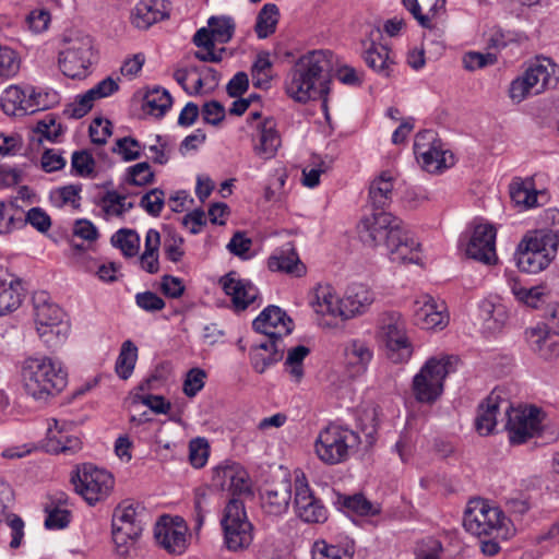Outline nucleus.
Wrapping results in <instances>:
<instances>
[{
  "label": "nucleus",
  "mask_w": 559,
  "mask_h": 559,
  "mask_svg": "<svg viewBox=\"0 0 559 559\" xmlns=\"http://www.w3.org/2000/svg\"><path fill=\"white\" fill-rule=\"evenodd\" d=\"M207 25L212 31L215 41L227 44L234 36L236 24L230 16H211Z\"/></svg>",
  "instance_id": "obj_45"
},
{
  "label": "nucleus",
  "mask_w": 559,
  "mask_h": 559,
  "mask_svg": "<svg viewBox=\"0 0 559 559\" xmlns=\"http://www.w3.org/2000/svg\"><path fill=\"white\" fill-rule=\"evenodd\" d=\"M373 300V293L366 285H350L343 298L345 319H350L357 314L364 313Z\"/></svg>",
  "instance_id": "obj_24"
},
{
  "label": "nucleus",
  "mask_w": 559,
  "mask_h": 559,
  "mask_svg": "<svg viewBox=\"0 0 559 559\" xmlns=\"http://www.w3.org/2000/svg\"><path fill=\"white\" fill-rule=\"evenodd\" d=\"M33 132L38 134V142H41L43 139L56 142L62 134V127L60 123H57L56 117L49 114L36 122Z\"/></svg>",
  "instance_id": "obj_47"
},
{
  "label": "nucleus",
  "mask_w": 559,
  "mask_h": 559,
  "mask_svg": "<svg viewBox=\"0 0 559 559\" xmlns=\"http://www.w3.org/2000/svg\"><path fill=\"white\" fill-rule=\"evenodd\" d=\"M75 491L90 504L106 500L115 485L112 475L93 464H83L71 477Z\"/></svg>",
  "instance_id": "obj_8"
},
{
  "label": "nucleus",
  "mask_w": 559,
  "mask_h": 559,
  "mask_svg": "<svg viewBox=\"0 0 559 559\" xmlns=\"http://www.w3.org/2000/svg\"><path fill=\"white\" fill-rule=\"evenodd\" d=\"M211 489L199 487L194 490V513L193 521L195 530H200L204 523L205 515L210 512Z\"/></svg>",
  "instance_id": "obj_49"
},
{
  "label": "nucleus",
  "mask_w": 559,
  "mask_h": 559,
  "mask_svg": "<svg viewBox=\"0 0 559 559\" xmlns=\"http://www.w3.org/2000/svg\"><path fill=\"white\" fill-rule=\"evenodd\" d=\"M510 197L515 204L523 205L526 209L537 203V191L533 188L531 181L514 180L510 185Z\"/></svg>",
  "instance_id": "obj_43"
},
{
  "label": "nucleus",
  "mask_w": 559,
  "mask_h": 559,
  "mask_svg": "<svg viewBox=\"0 0 559 559\" xmlns=\"http://www.w3.org/2000/svg\"><path fill=\"white\" fill-rule=\"evenodd\" d=\"M67 47L64 52L74 55L76 57H84L92 60L93 57V40L92 37L81 31L70 32L63 39Z\"/></svg>",
  "instance_id": "obj_35"
},
{
  "label": "nucleus",
  "mask_w": 559,
  "mask_h": 559,
  "mask_svg": "<svg viewBox=\"0 0 559 559\" xmlns=\"http://www.w3.org/2000/svg\"><path fill=\"white\" fill-rule=\"evenodd\" d=\"M359 443L360 437L355 431L330 425L319 433L314 450L320 461L328 465H336L346 462Z\"/></svg>",
  "instance_id": "obj_5"
},
{
  "label": "nucleus",
  "mask_w": 559,
  "mask_h": 559,
  "mask_svg": "<svg viewBox=\"0 0 559 559\" xmlns=\"http://www.w3.org/2000/svg\"><path fill=\"white\" fill-rule=\"evenodd\" d=\"M317 300V312L340 317L342 320H346L343 309V298L340 299L329 287L321 288L318 292Z\"/></svg>",
  "instance_id": "obj_41"
},
{
  "label": "nucleus",
  "mask_w": 559,
  "mask_h": 559,
  "mask_svg": "<svg viewBox=\"0 0 559 559\" xmlns=\"http://www.w3.org/2000/svg\"><path fill=\"white\" fill-rule=\"evenodd\" d=\"M253 141L254 153L263 159L274 157L281 145L280 134L271 121L261 124Z\"/></svg>",
  "instance_id": "obj_27"
},
{
  "label": "nucleus",
  "mask_w": 559,
  "mask_h": 559,
  "mask_svg": "<svg viewBox=\"0 0 559 559\" xmlns=\"http://www.w3.org/2000/svg\"><path fill=\"white\" fill-rule=\"evenodd\" d=\"M95 99L92 96H88V91L82 95H79L75 100L69 104L63 114L68 118L80 119L84 117L92 108Z\"/></svg>",
  "instance_id": "obj_57"
},
{
  "label": "nucleus",
  "mask_w": 559,
  "mask_h": 559,
  "mask_svg": "<svg viewBox=\"0 0 559 559\" xmlns=\"http://www.w3.org/2000/svg\"><path fill=\"white\" fill-rule=\"evenodd\" d=\"M380 37V28L376 27L371 29L369 34V45L367 46V40L362 41V45L366 47L362 58L370 69L384 78H389L394 61L390 56V49L377 43V39Z\"/></svg>",
  "instance_id": "obj_21"
},
{
  "label": "nucleus",
  "mask_w": 559,
  "mask_h": 559,
  "mask_svg": "<svg viewBox=\"0 0 559 559\" xmlns=\"http://www.w3.org/2000/svg\"><path fill=\"white\" fill-rule=\"evenodd\" d=\"M22 384L25 393L36 401L47 402L68 383V373L60 362L49 357H28L23 361Z\"/></svg>",
  "instance_id": "obj_3"
},
{
  "label": "nucleus",
  "mask_w": 559,
  "mask_h": 559,
  "mask_svg": "<svg viewBox=\"0 0 559 559\" xmlns=\"http://www.w3.org/2000/svg\"><path fill=\"white\" fill-rule=\"evenodd\" d=\"M557 66L549 58H537L523 73L527 82L534 88V94H539L547 88L555 87L558 83Z\"/></svg>",
  "instance_id": "obj_22"
},
{
  "label": "nucleus",
  "mask_w": 559,
  "mask_h": 559,
  "mask_svg": "<svg viewBox=\"0 0 559 559\" xmlns=\"http://www.w3.org/2000/svg\"><path fill=\"white\" fill-rule=\"evenodd\" d=\"M23 227L32 225L39 233H46L51 226L50 216L41 207H32L25 215L22 214Z\"/></svg>",
  "instance_id": "obj_60"
},
{
  "label": "nucleus",
  "mask_w": 559,
  "mask_h": 559,
  "mask_svg": "<svg viewBox=\"0 0 559 559\" xmlns=\"http://www.w3.org/2000/svg\"><path fill=\"white\" fill-rule=\"evenodd\" d=\"M71 166L78 176L90 177L94 173L95 160L88 152L75 151L72 154Z\"/></svg>",
  "instance_id": "obj_61"
},
{
  "label": "nucleus",
  "mask_w": 559,
  "mask_h": 559,
  "mask_svg": "<svg viewBox=\"0 0 559 559\" xmlns=\"http://www.w3.org/2000/svg\"><path fill=\"white\" fill-rule=\"evenodd\" d=\"M361 240L372 247L384 245L392 262L420 263V243L403 222L384 211L366 216L359 224Z\"/></svg>",
  "instance_id": "obj_1"
},
{
  "label": "nucleus",
  "mask_w": 559,
  "mask_h": 559,
  "mask_svg": "<svg viewBox=\"0 0 559 559\" xmlns=\"http://www.w3.org/2000/svg\"><path fill=\"white\" fill-rule=\"evenodd\" d=\"M36 330L39 337L48 347H55L67 338L68 325L62 321L55 326H37Z\"/></svg>",
  "instance_id": "obj_54"
},
{
  "label": "nucleus",
  "mask_w": 559,
  "mask_h": 559,
  "mask_svg": "<svg viewBox=\"0 0 559 559\" xmlns=\"http://www.w3.org/2000/svg\"><path fill=\"white\" fill-rule=\"evenodd\" d=\"M506 414L508 416L506 428L512 444H522L537 436L545 419L544 412L533 405L518 408L509 405Z\"/></svg>",
  "instance_id": "obj_11"
},
{
  "label": "nucleus",
  "mask_w": 559,
  "mask_h": 559,
  "mask_svg": "<svg viewBox=\"0 0 559 559\" xmlns=\"http://www.w3.org/2000/svg\"><path fill=\"white\" fill-rule=\"evenodd\" d=\"M138 359V347L131 341H124L121 345L119 356L116 361L117 374L127 380L133 372Z\"/></svg>",
  "instance_id": "obj_40"
},
{
  "label": "nucleus",
  "mask_w": 559,
  "mask_h": 559,
  "mask_svg": "<svg viewBox=\"0 0 559 559\" xmlns=\"http://www.w3.org/2000/svg\"><path fill=\"white\" fill-rule=\"evenodd\" d=\"M557 250L531 230L519 242L514 259L520 271L536 274L548 267L555 259Z\"/></svg>",
  "instance_id": "obj_7"
},
{
  "label": "nucleus",
  "mask_w": 559,
  "mask_h": 559,
  "mask_svg": "<svg viewBox=\"0 0 559 559\" xmlns=\"http://www.w3.org/2000/svg\"><path fill=\"white\" fill-rule=\"evenodd\" d=\"M219 283L225 294L231 297L236 311L246 310L259 295L258 288L251 282L236 277L235 272L223 276Z\"/></svg>",
  "instance_id": "obj_20"
},
{
  "label": "nucleus",
  "mask_w": 559,
  "mask_h": 559,
  "mask_svg": "<svg viewBox=\"0 0 559 559\" xmlns=\"http://www.w3.org/2000/svg\"><path fill=\"white\" fill-rule=\"evenodd\" d=\"M45 511L47 512L45 526L48 530H61L70 523L71 514L66 509H61L58 506H47Z\"/></svg>",
  "instance_id": "obj_59"
},
{
  "label": "nucleus",
  "mask_w": 559,
  "mask_h": 559,
  "mask_svg": "<svg viewBox=\"0 0 559 559\" xmlns=\"http://www.w3.org/2000/svg\"><path fill=\"white\" fill-rule=\"evenodd\" d=\"M173 97L168 91L155 87L148 91L144 96V107L151 115L157 118L165 116L167 110L171 107Z\"/></svg>",
  "instance_id": "obj_37"
},
{
  "label": "nucleus",
  "mask_w": 559,
  "mask_h": 559,
  "mask_svg": "<svg viewBox=\"0 0 559 559\" xmlns=\"http://www.w3.org/2000/svg\"><path fill=\"white\" fill-rule=\"evenodd\" d=\"M99 205L107 217L122 216L123 194L115 190L107 191L99 200Z\"/></svg>",
  "instance_id": "obj_58"
},
{
  "label": "nucleus",
  "mask_w": 559,
  "mask_h": 559,
  "mask_svg": "<svg viewBox=\"0 0 559 559\" xmlns=\"http://www.w3.org/2000/svg\"><path fill=\"white\" fill-rule=\"evenodd\" d=\"M1 107L8 115H31L46 107L40 93L31 85L9 86L2 97Z\"/></svg>",
  "instance_id": "obj_15"
},
{
  "label": "nucleus",
  "mask_w": 559,
  "mask_h": 559,
  "mask_svg": "<svg viewBox=\"0 0 559 559\" xmlns=\"http://www.w3.org/2000/svg\"><path fill=\"white\" fill-rule=\"evenodd\" d=\"M23 228L22 211L12 203L0 201V235Z\"/></svg>",
  "instance_id": "obj_44"
},
{
  "label": "nucleus",
  "mask_w": 559,
  "mask_h": 559,
  "mask_svg": "<svg viewBox=\"0 0 559 559\" xmlns=\"http://www.w3.org/2000/svg\"><path fill=\"white\" fill-rule=\"evenodd\" d=\"M20 70V60L16 52L0 46V79L7 80L14 76Z\"/></svg>",
  "instance_id": "obj_52"
},
{
  "label": "nucleus",
  "mask_w": 559,
  "mask_h": 559,
  "mask_svg": "<svg viewBox=\"0 0 559 559\" xmlns=\"http://www.w3.org/2000/svg\"><path fill=\"white\" fill-rule=\"evenodd\" d=\"M262 508L272 515L283 514L289 506L292 499V481L284 478L278 483L267 486L262 496Z\"/></svg>",
  "instance_id": "obj_23"
},
{
  "label": "nucleus",
  "mask_w": 559,
  "mask_h": 559,
  "mask_svg": "<svg viewBox=\"0 0 559 559\" xmlns=\"http://www.w3.org/2000/svg\"><path fill=\"white\" fill-rule=\"evenodd\" d=\"M205 378L206 373L203 369H190L187 372L186 379L183 381V393L189 397L195 396L198 392H200L203 389Z\"/></svg>",
  "instance_id": "obj_62"
},
{
  "label": "nucleus",
  "mask_w": 559,
  "mask_h": 559,
  "mask_svg": "<svg viewBox=\"0 0 559 559\" xmlns=\"http://www.w3.org/2000/svg\"><path fill=\"white\" fill-rule=\"evenodd\" d=\"M111 243L119 248L126 258H132L139 252L140 236L133 229L121 228L112 235Z\"/></svg>",
  "instance_id": "obj_42"
},
{
  "label": "nucleus",
  "mask_w": 559,
  "mask_h": 559,
  "mask_svg": "<svg viewBox=\"0 0 559 559\" xmlns=\"http://www.w3.org/2000/svg\"><path fill=\"white\" fill-rule=\"evenodd\" d=\"M269 269L273 272H284L297 277L306 274V266L300 261L292 243L269 258Z\"/></svg>",
  "instance_id": "obj_25"
},
{
  "label": "nucleus",
  "mask_w": 559,
  "mask_h": 559,
  "mask_svg": "<svg viewBox=\"0 0 559 559\" xmlns=\"http://www.w3.org/2000/svg\"><path fill=\"white\" fill-rule=\"evenodd\" d=\"M252 329L264 336L282 338L294 330L293 319L278 306H267L252 322Z\"/></svg>",
  "instance_id": "obj_18"
},
{
  "label": "nucleus",
  "mask_w": 559,
  "mask_h": 559,
  "mask_svg": "<svg viewBox=\"0 0 559 559\" xmlns=\"http://www.w3.org/2000/svg\"><path fill=\"white\" fill-rule=\"evenodd\" d=\"M509 286L516 300L527 307L538 308L543 302L544 288L540 286L525 287L516 278H510Z\"/></svg>",
  "instance_id": "obj_39"
},
{
  "label": "nucleus",
  "mask_w": 559,
  "mask_h": 559,
  "mask_svg": "<svg viewBox=\"0 0 559 559\" xmlns=\"http://www.w3.org/2000/svg\"><path fill=\"white\" fill-rule=\"evenodd\" d=\"M165 204V192L159 188L151 189L140 200V206L151 216L160 215Z\"/></svg>",
  "instance_id": "obj_53"
},
{
  "label": "nucleus",
  "mask_w": 559,
  "mask_h": 559,
  "mask_svg": "<svg viewBox=\"0 0 559 559\" xmlns=\"http://www.w3.org/2000/svg\"><path fill=\"white\" fill-rule=\"evenodd\" d=\"M141 144L132 136L120 138L116 141V147L112 148L114 153L121 155L126 162L135 160L141 157Z\"/></svg>",
  "instance_id": "obj_56"
},
{
  "label": "nucleus",
  "mask_w": 559,
  "mask_h": 559,
  "mask_svg": "<svg viewBox=\"0 0 559 559\" xmlns=\"http://www.w3.org/2000/svg\"><path fill=\"white\" fill-rule=\"evenodd\" d=\"M381 337L385 344L386 356L395 364L407 361L413 347L406 335V323L397 312L386 313L382 318Z\"/></svg>",
  "instance_id": "obj_12"
},
{
  "label": "nucleus",
  "mask_w": 559,
  "mask_h": 559,
  "mask_svg": "<svg viewBox=\"0 0 559 559\" xmlns=\"http://www.w3.org/2000/svg\"><path fill=\"white\" fill-rule=\"evenodd\" d=\"M278 14V8L273 3H266L260 10L254 26L257 36L260 39H264L275 32Z\"/></svg>",
  "instance_id": "obj_38"
},
{
  "label": "nucleus",
  "mask_w": 559,
  "mask_h": 559,
  "mask_svg": "<svg viewBox=\"0 0 559 559\" xmlns=\"http://www.w3.org/2000/svg\"><path fill=\"white\" fill-rule=\"evenodd\" d=\"M504 513L483 499L469 500L464 512L463 526L473 535H491L506 524Z\"/></svg>",
  "instance_id": "obj_10"
},
{
  "label": "nucleus",
  "mask_w": 559,
  "mask_h": 559,
  "mask_svg": "<svg viewBox=\"0 0 559 559\" xmlns=\"http://www.w3.org/2000/svg\"><path fill=\"white\" fill-rule=\"evenodd\" d=\"M414 153L421 168L428 173H440L454 165V155L443 150L442 142L432 130H424L416 134Z\"/></svg>",
  "instance_id": "obj_9"
},
{
  "label": "nucleus",
  "mask_w": 559,
  "mask_h": 559,
  "mask_svg": "<svg viewBox=\"0 0 559 559\" xmlns=\"http://www.w3.org/2000/svg\"><path fill=\"white\" fill-rule=\"evenodd\" d=\"M294 507L304 522L321 523L328 519L325 507L313 496L304 474L295 478Z\"/></svg>",
  "instance_id": "obj_16"
},
{
  "label": "nucleus",
  "mask_w": 559,
  "mask_h": 559,
  "mask_svg": "<svg viewBox=\"0 0 559 559\" xmlns=\"http://www.w3.org/2000/svg\"><path fill=\"white\" fill-rule=\"evenodd\" d=\"M393 177L383 171L376 178L369 188V201L374 210H383L392 200Z\"/></svg>",
  "instance_id": "obj_31"
},
{
  "label": "nucleus",
  "mask_w": 559,
  "mask_h": 559,
  "mask_svg": "<svg viewBox=\"0 0 559 559\" xmlns=\"http://www.w3.org/2000/svg\"><path fill=\"white\" fill-rule=\"evenodd\" d=\"M496 235L492 225H476L465 249L466 255L487 265L495 264L498 260Z\"/></svg>",
  "instance_id": "obj_17"
},
{
  "label": "nucleus",
  "mask_w": 559,
  "mask_h": 559,
  "mask_svg": "<svg viewBox=\"0 0 559 559\" xmlns=\"http://www.w3.org/2000/svg\"><path fill=\"white\" fill-rule=\"evenodd\" d=\"M111 135V122L107 119L95 118L90 126V138L94 144L103 145Z\"/></svg>",
  "instance_id": "obj_63"
},
{
  "label": "nucleus",
  "mask_w": 559,
  "mask_h": 559,
  "mask_svg": "<svg viewBox=\"0 0 559 559\" xmlns=\"http://www.w3.org/2000/svg\"><path fill=\"white\" fill-rule=\"evenodd\" d=\"M335 504L347 513H354L360 516L376 515L380 509L373 506L362 493L353 496L338 495Z\"/></svg>",
  "instance_id": "obj_32"
},
{
  "label": "nucleus",
  "mask_w": 559,
  "mask_h": 559,
  "mask_svg": "<svg viewBox=\"0 0 559 559\" xmlns=\"http://www.w3.org/2000/svg\"><path fill=\"white\" fill-rule=\"evenodd\" d=\"M284 355V349H274L270 352H264L261 349H251L250 350V359L253 369L263 373L270 366L282 360Z\"/></svg>",
  "instance_id": "obj_48"
},
{
  "label": "nucleus",
  "mask_w": 559,
  "mask_h": 559,
  "mask_svg": "<svg viewBox=\"0 0 559 559\" xmlns=\"http://www.w3.org/2000/svg\"><path fill=\"white\" fill-rule=\"evenodd\" d=\"M328 50H313L301 56L285 80V91L294 100L306 104L329 94L332 63Z\"/></svg>",
  "instance_id": "obj_2"
},
{
  "label": "nucleus",
  "mask_w": 559,
  "mask_h": 559,
  "mask_svg": "<svg viewBox=\"0 0 559 559\" xmlns=\"http://www.w3.org/2000/svg\"><path fill=\"white\" fill-rule=\"evenodd\" d=\"M550 224L547 228L536 229L538 236L543 238L547 243L552 242L554 249L558 250L559 246V211H552L549 215Z\"/></svg>",
  "instance_id": "obj_64"
},
{
  "label": "nucleus",
  "mask_w": 559,
  "mask_h": 559,
  "mask_svg": "<svg viewBox=\"0 0 559 559\" xmlns=\"http://www.w3.org/2000/svg\"><path fill=\"white\" fill-rule=\"evenodd\" d=\"M68 424H59L53 419V428L49 427V450L55 453L73 454L81 449V440L75 436L67 435Z\"/></svg>",
  "instance_id": "obj_28"
},
{
  "label": "nucleus",
  "mask_w": 559,
  "mask_h": 559,
  "mask_svg": "<svg viewBox=\"0 0 559 559\" xmlns=\"http://www.w3.org/2000/svg\"><path fill=\"white\" fill-rule=\"evenodd\" d=\"M92 60L84 57L61 51L59 55V67L62 73L71 79H84L87 75Z\"/></svg>",
  "instance_id": "obj_36"
},
{
  "label": "nucleus",
  "mask_w": 559,
  "mask_h": 559,
  "mask_svg": "<svg viewBox=\"0 0 559 559\" xmlns=\"http://www.w3.org/2000/svg\"><path fill=\"white\" fill-rule=\"evenodd\" d=\"M345 356L349 365L361 366L365 368L372 358V352L366 343L353 341L345 348Z\"/></svg>",
  "instance_id": "obj_51"
},
{
  "label": "nucleus",
  "mask_w": 559,
  "mask_h": 559,
  "mask_svg": "<svg viewBox=\"0 0 559 559\" xmlns=\"http://www.w3.org/2000/svg\"><path fill=\"white\" fill-rule=\"evenodd\" d=\"M8 273L0 267V316H4L17 309L22 302L21 294L13 286V282H8Z\"/></svg>",
  "instance_id": "obj_34"
},
{
  "label": "nucleus",
  "mask_w": 559,
  "mask_h": 559,
  "mask_svg": "<svg viewBox=\"0 0 559 559\" xmlns=\"http://www.w3.org/2000/svg\"><path fill=\"white\" fill-rule=\"evenodd\" d=\"M310 349L305 345H298L288 350L285 366L296 382L304 377V359L309 355Z\"/></svg>",
  "instance_id": "obj_46"
},
{
  "label": "nucleus",
  "mask_w": 559,
  "mask_h": 559,
  "mask_svg": "<svg viewBox=\"0 0 559 559\" xmlns=\"http://www.w3.org/2000/svg\"><path fill=\"white\" fill-rule=\"evenodd\" d=\"M445 307L437 305L429 295H423L414 301L413 312L415 324L425 330L442 329L448 324Z\"/></svg>",
  "instance_id": "obj_19"
},
{
  "label": "nucleus",
  "mask_w": 559,
  "mask_h": 559,
  "mask_svg": "<svg viewBox=\"0 0 559 559\" xmlns=\"http://www.w3.org/2000/svg\"><path fill=\"white\" fill-rule=\"evenodd\" d=\"M112 540L116 550L120 556H127L130 547L140 537L143 526L142 522L112 523Z\"/></svg>",
  "instance_id": "obj_29"
},
{
  "label": "nucleus",
  "mask_w": 559,
  "mask_h": 559,
  "mask_svg": "<svg viewBox=\"0 0 559 559\" xmlns=\"http://www.w3.org/2000/svg\"><path fill=\"white\" fill-rule=\"evenodd\" d=\"M224 542L231 551L248 548L253 540V525L247 518L245 504L237 498H231L224 509L221 520Z\"/></svg>",
  "instance_id": "obj_6"
},
{
  "label": "nucleus",
  "mask_w": 559,
  "mask_h": 559,
  "mask_svg": "<svg viewBox=\"0 0 559 559\" xmlns=\"http://www.w3.org/2000/svg\"><path fill=\"white\" fill-rule=\"evenodd\" d=\"M272 68V62L269 58L267 52L259 53L257 60L251 68V74L253 78V85L255 87H262L270 82L267 71Z\"/></svg>",
  "instance_id": "obj_55"
},
{
  "label": "nucleus",
  "mask_w": 559,
  "mask_h": 559,
  "mask_svg": "<svg viewBox=\"0 0 559 559\" xmlns=\"http://www.w3.org/2000/svg\"><path fill=\"white\" fill-rule=\"evenodd\" d=\"M457 358L443 355L429 358L415 374L412 391L419 403L432 404L443 392V382L448 374L455 371Z\"/></svg>",
  "instance_id": "obj_4"
},
{
  "label": "nucleus",
  "mask_w": 559,
  "mask_h": 559,
  "mask_svg": "<svg viewBox=\"0 0 559 559\" xmlns=\"http://www.w3.org/2000/svg\"><path fill=\"white\" fill-rule=\"evenodd\" d=\"M550 326L554 333H550L545 324L527 329L525 332L531 349L545 360L559 357V306L552 311Z\"/></svg>",
  "instance_id": "obj_13"
},
{
  "label": "nucleus",
  "mask_w": 559,
  "mask_h": 559,
  "mask_svg": "<svg viewBox=\"0 0 559 559\" xmlns=\"http://www.w3.org/2000/svg\"><path fill=\"white\" fill-rule=\"evenodd\" d=\"M155 174L147 162L138 163L127 169V181L136 187L153 183Z\"/></svg>",
  "instance_id": "obj_50"
},
{
  "label": "nucleus",
  "mask_w": 559,
  "mask_h": 559,
  "mask_svg": "<svg viewBox=\"0 0 559 559\" xmlns=\"http://www.w3.org/2000/svg\"><path fill=\"white\" fill-rule=\"evenodd\" d=\"M165 13L156 8L153 0L140 1L132 11V24L142 29L148 28L154 23L162 21Z\"/></svg>",
  "instance_id": "obj_33"
},
{
  "label": "nucleus",
  "mask_w": 559,
  "mask_h": 559,
  "mask_svg": "<svg viewBox=\"0 0 559 559\" xmlns=\"http://www.w3.org/2000/svg\"><path fill=\"white\" fill-rule=\"evenodd\" d=\"M188 527L180 516L163 515L154 528V537L167 552L181 555L188 547Z\"/></svg>",
  "instance_id": "obj_14"
},
{
  "label": "nucleus",
  "mask_w": 559,
  "mask_h": 559,
  "mask_svg": "<svg viewBox=\"0 0 559 559\" xmlns=\"http://www.w3.org/2000/svg\"><path fill=\"white\" fill-rule=\"evenodd\" d=\"M34 317L37 326H55L61 323L63 312L56 304L49 301L45 292L38 293L33 297Z\"/></svg>",
  "instance_id": "obj_26"
},
{
  "label": "nucleus",
  "mask_w": 559,
  "mask_h": 559,
  "mask_svg": "<svg viewBox=\"0 0 559 559\" xmlns=\"http://www.w3.org/2000/svg\"><path fill=\"white\" fill-rule=\"evenodd\" d=\"M499 408L500 397L493 392L478 406L475 426L479 435L487 436L492 432L497 425Z\"/></svg>",
  "instance_id": "obj_30"
}]
</instances>
